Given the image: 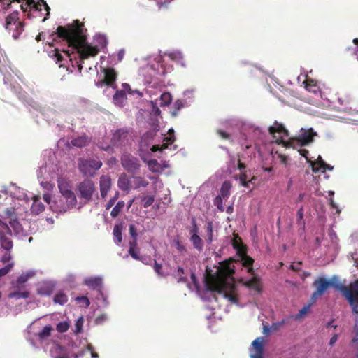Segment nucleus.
Returning a JSON list of instances; mask_svg holds the SVG:
<instances>
[{"label":"nucleus","mask_w":358,"mask_h":358,"mask_svg":"<svg viewBox=\"0 0 358 358\" xmlns=\"http://www.w3.org/2000/svg\"><path fill=\"white\" fill-rule=\"evenodd\" d=\"M83 24L78 20H76L73 24L67 26H58L56 31L51 34L53 41L57 38L65 41L69 47L76 50L79 55L78 70L81 71L83 69L82 64L85 59L90 57L96 56L99 52V48L97 46H92L86 43V36L83 33Z\"/></svg>","instance_id":"nucleus-1"},{"label":"nucleus","mask_w":358,"mask_h":358,"mask_svg":"<svg viewBox=\"0 0 358 358\" xmlns=\"http://www.w3.org/2000/svg\"><path fill=\"white\" fill-rule=\"evenodd\" d=\"M313 286L315 287V290L311 296L313 302H315L317 297L324 294L330 287H334L336 290L341 292L343 296L350 305L352 313L358 315V280L351 282L349 286H345L322 277L314 281Z\"/></svg>","instance_id":"nucleus-2"},{"label":"nucleus","mask_w":358,"mask_h":358,"mask_svg":"<svg viewBox=\"0 0 358 358\" xmlns=\"http://www.w3.org/2000/svg\"><path fill=\"white\" fill-rule=\"evenodd\" d=\"M206 285L209 289L223 294L231 303H238V296L234 292L235 286L233 283L223 279H213V282H206Z\"/></svg>","instance_id":"nucleus-3"},{"label":"nucleus","mask_w":358,"mask_h":358,"mask_svg":"<svg viewBox=\"0 0 358 358\" xmlns=\"http://www.w3.org/2000/svg\"><path fill=\"white\" fill-rule=\"evenodd\" d=\"M42 7H44L46 11L42 22H45L50 15V8L44 0H26L21 4V8L24 13L28 12L27 17H31L34 15L33 13H41L42 11Z\"/></svg>","instance_id":"nucleus-4"},{"label":"nucleus","mask_w":358,"mask_h":358,"mask_svg":"<svg viewBox=\"0 0 358 358\" xmlns=\"http://www.w3.org/2000/svg\"><path fill=\"white\" fill-rule=\"evenodd\" d=\"M101 166V161L94 158H80L78 163L80 172L85 176H93Z\"/></svg>","instance_id":"nucleus-5"},{"label":"nucleus","mask_w":358,"mask_h":358,"mask_svg":"<svg viewBox=\"0 0 358 358\" xmlns=\"http://www.w3.org/2000/svg\"><path fill=\"white\" fill-rule=\"evenodd\" d=\"M76 190L78 196L83 199L85 203H89L92 201L96 188L94 182L92 180L87 178L77 185Z\"/></svg>","instance_id":"nucleus-6"},{"label":"nucleus","mask_w":358,"mask_h":358,"mask_svg":"<svg viewBox=\"0 0 358 358\" xmlns=\"http://www.w3.org/2000/svg\"><path fill=\"white\" fill-rule=\"evenodd\" d=\"M121 164L122 167L128 172L131 173H136L140 169L139 160L131 154L124 153L122 155Z\"/></svg>","instance_id":"nucleus-7"},{"label":"nucleus","mask_w":358,"mask_h":358,"mask_svg":"<svg viewBox=\"0 0 358 358\" xmlns=\"http://www.w3.org/2000/svg\"><path fill=\"white\" fill-rule=\"evenodd\" d=\"M233 263V259L223 262L219 271L220 276H212L208 282H213V279H223L227 282V278H231L235 273V267Z\"/></svg>","instance_id":"nucleus-8"},{"label":"nucleus","mask_w":358,"mask_h":358,"mask_svg":"<svg viewBox=\"0 0 358 358\" xmlns=\"http://www.w3.org/2000/svg\"><path fill=\"white\" fill-rule=\"evenodd\" d=\"M268 131L273 138L275 139L277 144H281L284 142L282 136H289V131L284 125L275 121L273 126L269 127Z\"/></svg>","instance_id":"nucleus-9"},{"label":"nucleus","mask_w":358,"mask_h":358,"mask_svg":"<svg viewBox=\"0 0 358 358\" xmlns=\"http://www.w3.org/2000/svg\"><path fill=\"white\" fill-rule=\"evenodd\" d=\"M6 29L8 30L15 29L17 34H20L23 31V24L19 21V14L17 12H13L6 18Z\"/></svg>","instance_id":"nucleus-10"},{"label":"nucleus","mask_w":358,"mask_h":358,"mask_svg":"<svg viewBox=\"0 0 358 358\" xmlns=\"http://www.w3.org/2000/svg\"><path fill=\"white\" fill-rule=\"evenodd\" d=\"M315 136H317V133L312 128L308 129H302L296 139L301 145L303 146L312 143Z\"/></svg>","instance_id":"nucleus-11"},{"label":"nucleus","mask_w":358,"mask_h":358,"mask_svg":"<svg viewBox=\"0 0 358 358\" xmlns=\"http://www.w3.org/2000/svg\"><path fill=\"white\" fill-rule=\"evenodd\" d=\"M62 196L65 199L66 203L60 208V211L66 212L76 206L77 199L72 190L62 194Z\"/></svg>","instance_id":"nucleus-12"},{"label":"nucleus","mask_w":358,"mask_h":358,"mask_svg":"<svg viewBox=\"0 0 358 358\" xmlns=\"http://www.w3.org/2000/svg\"><path fill=\"white\" fill-rule=\"evenodd\" d=\"M50 355L53 358H70L67 349L57 343L52 345Z\"/></svg>","instance_id":"nucleus-13"},{"label":"nucleus","mask_w":358,"mask_h":358,"mask_svg":"<svg viewBox=\"0 0 358 358\" xmlns=\"http://www.w3.org/2000/svg\"><path fill=\"white\" fill-rule=\"evenodd\" d=\"M103 72L104 73V79L101 83L108 86L113 87L117 76L115 70L113 68H104Z\"/></svg>","instance_id":"nucleus-14"},{"label":"nucleus","mask_w":358,"mask_h":358,"mask_svg":"<svg viewBox=\"0 0 358 358\" xmlns=\"http://www.w3.org/2000/svg\"><path fill=\"white\" fill-rule=\"evenodd\" d=\"M100 193L103 199H104L108 191L111 188V178L109 176L103 175L100 177L99 180Z\"/></svg>","instance_id":"nucleus-15"},{"label":"nucleus","mask_w":358,"mask_h":358,"mask_svg":"<svg viewBox=\"0 0 358 358\" xmlns=\"http://www.w3.org/2000/svg\"><path fill=\"white\" fill-rule=\"evenodd\" d=\"M264 344V340L262 337H259L252 341V345L255 348V353L251 355V358H262Z\"/></svg>","instance_id":"nucleus-16"},{"label":"nucleus","mask_w":358,"mask_h":358,"mask_svg":"<svg viewBox=\"0 0 358 358\" xmlns=\"http://www.w3.org/2000/svg\"><path fill=\"white\" fill-rule=\"evenodd\" d=\"M128 131L124 129H117L113 136L112 141L115 144L122 145L127 141Z\"/></svg>","instance_id":"nucleus-17"},{"label":"nucleus","mask_w":358,"mask_h":358,"mask_svg":"<svg viewBox=\"0 0 358 358\" xmlns=\"http://www.w3.org/2000/svg\"><path fill=\"white\" fill-rule=\"evenodd\" d=\"M238 255L241 257L243 266L248 268V272L249 273L253 274L254 270L252 265L254 263V259L247 255L246 250L243 251V253H238Z\"/></svg>","instance_id":"nucleus-18"},{"label":"nucleus","mask_w":358,"mask_h":358,"mask_svg":"<svg viewBox=\"0 0 358 358\" xmlns=\"http://www.w3.org/2000/svg\"><path fill=\"white\" fill-rule=\"evenodd\" d=\"M303 83L305 85V88L308 92L314 94H317L320 92V87L316 80L307 77Z\"/></svg>","instance_id":"nucleus-19"},{"label":"nucleus","mask_w":358,"mask_h":358,"mask_svg":"<svg viewBox=\"0 0 358 358\" xmlns=\"http://www.w3.org/2000/svg\"><path fill=\"white\" fill-rule=\"evenodd\" d=\"M149 182L143 177L141 176H131L130 177V187L133 189H138L141 187H147Z\"/></svg>","instance_id":"nucleus-20"},{"label":"nucleus","mask_w":358,"mask_h":358,"mask_svg":"<svg viewBox=\"0 0 358 358\" xmlns=\"http://www.w3.org/2000/svg\"><path fill=\"white\" fill-rule=\"evenodd\" d=\"M45 210V206L43 203L41 201V198L39 196H36L34 197V201L32 206L31 207V213L35 215H38L42 213Z\"/></svg>","instance_id":"nucleus-21"},{"label":"nucleus","mask_w":358,"mask_h":358,"mask_svg":"<svg viewBox=\"0 0 358 358\" xmlns=\"http://www.w3.org/2000/svg\"><path fill=\"white\" fill-rule=\"evenodd\" d=\"M313 172L317 173L320 171L324 172L327 170V164L324 162L320 156L317 158L316 162H310Z\"/></svg>","instance_id":"nucleus-22"},{"label":"nucleus","mask_w":358,"mask_h":358,"mask_svg":"<svg viewBox=\"0 0 358 358\" xmlns=\"http://www.w3.org/2000/svg\"><path fill=\"white\" fill-rule=\"evenodd\" d=\"M85 285L93 289H99L102 285V279L99 277H90L85 280Z\"/></svg>","instance_id":"nucleus-23"},{"label":"nucleus","mask_w":358,"mask_h":358,"mask_svg":"<svg viewBox=\"0 0 358 358\" xmlns=\"http://www.w3.org/2000/svg\"><path fill=\"white\" fill-rule=\"evenodd\" d=\"M57 186L61 194L69 190H72L70 181L63 178H59L57 179Z\"/></svg>","instance_id":"nucleus-24"},{"label":"nucleus","mask_w":358,"mask_h":358,"mask_svg":"<svg viewBox=\"0 0 358 358\" xmlns=\"http://www.w3.org/2000/svg\"><path fill=\"white\" fill-rule=\"evenodd\" d=\"M122 229L123 225L122 223L115 224L113 228V234L114 236V241L117 245H119L122 241Z\"/></svg>","instance_id":"nucleus-25"},{"label":"nucleus","mask_w":358,"mask_h":358,"mask_svg":"<svg viewBox=\"0 0 358 358\" xmlns=\"http://www.w3.org/2000/svg\"><path fill=\"white\" fill-rule=\"evenodd\" d=\"M90 141V138L87 136L83 135L73 138L71 141V144L75 147L83 148L88 145Z\"/></svg>","instance_id":"nucleus-26"},{"label":"nucleus","mask_w":358,"mask_h":358,"mask_svg":"<svg viewBox=\"0 0 358 358\" xmlns=\"http://www.w3.org/2000/svg\"><path fill=\"white\" fill-rule=\"evenodd\" d=\"M118 187L124 191L128 190L130 187V178L128 179L124 173L122 174L118 180Z\"/></svg>","instance_id":"nucleus-27"},{"label":"nucleus","mask_w":358,"mask_h":358,"mask_svg":"<svg viewBox=\"0 0 358 358\" xmlns=\"http://www.w3.org/2000/svg\"><path fill=\"white\" fill-rule=\"evenodd\" d=\"M232 245L237 250V254L243 253L245 250V246L243 245L241 238L238 235H234L232 239Z\"/></svg>","instance_id":"nucleus-28"},{"label":"nucleus","mask_w":358,"mask_h":358,"mask_svg":"<svg viewBox=\"0 0 358 358\" xmlns=\"http://www.w3.org/2000/svg\"><path fill=\"white\" fill-rule=\"evenodd\" d=\"M232 187V184L230 181H224L220 189V195L223 199H227L230 194V189Z\"/></svg>","instance_id":"nucleus-29"},{"label":"nucleus","mask_w":358,"mask_h":358,"mask_svg":"<svg viewBox=\"0 0 358 358\" xmlns=\"http://www.w3.org/2000/svg\"><path fill=\"white\" fill-rule=\"evenodd\" d=\"M245 285L248 287L252 288L258 292H261L259 280L256 277H253L251 279L247 280L245 282Z\"/></svg>","instance_id":"nucleus-30"},{"label":"nucleus","mask_w":358,"mask_h":358,"mask_svg":"<svg viewBox=\"0 0 358 358\" xmlns=\"http://www.w3.org/2000/svg\"><path fill=\"white\" fill-rule=\"evenodd\" d=\"M168 133L169 134V136L164 137L162 143V148L165 149H167L169 146L172 145L176 141L175 136L173 135V129H170Z\"/></svg>","instance_id":"nucleus-31"},{"label":"nucleus","mask_w":358,"mask_h":358,"mask_svg":"<svg viewBox=\"0 0 358 358\" xmlns=\"http://www.w3.org/2000/svg\"><path fill=\"white\" fill-rule=\"evenodd\" d=\"M11 236H0V243L1 247L6 250H10L13 248Z\"/></svg>","instance_id":"nucleus-32"},{"label":"nucleus","mask_w":358,"mask_h":358,"mask_svg":"<svg viewBox=\"0 0 358 358\" xmlns=\"http://www.w3.org/2000/svg\"><path fill=\"white\" fill-rule=\"evenodd\" d=\"M190 241L197 250L201 251L203 250V241L198 234H192L190 237Z\"/></svg>","instance_id":"nucleus-33"},{"label":"nucleus","mask_w":358,"mask_h":358,"mask_svg":"<svg viewBox=\"0 0 358 358\" xmlns=\"http://www.w3.org/2000/svg\"><path fill=\"white\" fill-rule=\"evenodd\" d=\"M49 56L54 59L55 62L59 64V66H62V62L64 60V57L58 48H55V50L49 52Z\"/></svg>","instance_id":"nucleus-34"},{"label":"nucleus","mask_w":358,"mask_h":358,"mask_svg":"<svg viewBox=\"0 0 358 358\" xmlns=\"http://www.w3.org/2000/svg\"><path fill=\"white\" fill-rule=\"evenodd\" d=\"M125 203L124 201H121L117 202V203L113 207L110 212V215L113 217H117L120 213L122 211L124 208Z\"/></svg>","instance_id":"nucleus-35"},{"label":"nucleus","mask_w":358,"mask_h":358,"mask_svg":"<svg viewBox=\"0 0 358 358\" xmlns=\"http://www.w3.org/2000/svg\"><path fill=\"white\" fill-rule=\"evenodd\" d=\"M53 301L55 303H59V305H64L68 301V296L62 292H58L53 299Z\"/></svg>","instance_id":"nucleus-36"},{"label":"nucleus","mask_w":358,"mask_h":358,"mask_svg":"<svg viewBox=\"0 0 358 358\" xmlns=\"http://www.w3.org/2000/svg\"><path fill=\"white\" fill-rule=\"evenodd\" d=\"M172 99L171 94L169 92H164L161 94L160 99H159V105L161 106H167L169 105Z\"/></svg>","instance_id":"nucleus-37"},{"label":"nucleus","mask_w":358,"mask_h":358,"mask_svg":"<svg viewBox=\"0 0 358 358\" xmlns=\"http://www.w3.org/2000/svg\"><path fill=\"white\" fill-rule=\"evenodd\" d=\"M213 224L212 222H208L206 224V241L208 243L213 242Z\"/></svg>","instance_id":"nucleus-38"},{"label":"nucleus","mask_w":358,"mask_h":358,"mask_svg":"<svg viewBox=\"0 0 358 358\" xmlns=\"http://www.w3.org/2000/svg\"><path fill=\"white\" fill-rule=\"evenodd\" d=\"M29 296V292H14L8 294L10 299H27Z\"/></svg>","instance_id":"nucleus-39"},{"label":"nucleus","mask_w":358,"mask_h":358,"mask_svg":"<svg viewBox=\"0 0 358 358\" xmlns=\"http://www.w3.org/2000/svg\"><path fill=\"white\" fill-rule=\"evenodd\" d=\"M149 169L152 172H159L161 170V166L157 159H150L148 162Z\"/></svg>","instance_id":"nucleus-40"},{"label":"nucleus","mask_w":358,"mask_h":358,"mask_svg":"<svg viewBox=\"0 0 358 358\" xmlns=\"http://www.w3.org/2000/svg\"><path fill=\"white\" fill-rule=\"evenodd\" d=\"M52 329V327L50 325L44 327L42 331L38 334V338L41 340L47 338L50 336Z\"/></svg>","instance_id":"nucleus-41"},{"label":"nucleus","mask_w":358,"mask_h":358,"mask_svg":"<svg viewBox=\"0 0 358 358\" xmlns=\"http://www.w3.org/2000/svg\"><path fill=\"white\" fill-rule=\"evenodd\" d=\"M239 180L241 184L244 187H248L249 183H252V180H248V175L246 171H242L239 176Z\"/></svg>","instance_id":"nucleus-42"},{"label":"nucleus","mask_w":358,"mask_h":358,"mask_svg":"<svg viewBox=\"0 0 358 358\" xmlns=\"http://www.w3.org/2000/svg\"><path fill=\"white\" fill-rule=\"evenodd\" d=\"M12 232L8 225L0 222V236H11Z\"/></svg>","instance_id":"nucleus-43"},{"label":"nucleus","mask_w":358,"mask_h":358,"mask_svg":"<svg viewBox=\"0 0 358 358\" xmlns=\"http://www.w3.org/2000/svg\"><path fill=\"white\" fill-rule=\"evenodd\" d=\"M129 254L131 256L132 258H134L136 260L141 261L142 262H144L141 257L139 255L140 250L138 248H129L128 251Z\"/></svg>","instance_id":"nucleus-44"},{"label":"nucleus","mask_w":358,"mask_h":358,"mask_svg":"<svg viewBox=\"0 0 358 358\" xmlns=\"http://www.w3.org/2000/svg\"><path fill=\"white\" fill-rule=\"evenodd\" d=\"M33 276L32 273H23L20 276H19L16 280L17 286H20L25 283L29 278Z\"/></svg>","instance_id":"nucleus-45"},{"label":"nucleus","mask_w":358,"mask_h":358,"mask_svg":"<svg viewBox=\"0 0 358 358\" xmlns=\"http://www.w3.org/2000/svg\"><path fill=\"white\" fill-rule=\"evenodd\" d=\"M303 211H304L303 207L301 206L296 213V217H297L296 222H297L298 225L303 226V227H304V225H305V222L303 220Z\"/></svg>","instance_id":"nucleus-46"},{"label":"nucleus","mask_w":358,"mask_h":358,"mask_svg":"<svg viewBox=\"0 0 358 358\" xmlns=\"http://www.w3.org/2000/svg\"><path fill=\"white\" fill-rule=\"evenodd\" d=\"M184 273H185L184 268L180 266H178V269H177V272L176 273V277L178 278V282H187V278L183 276Z\"/></svg>","instance_id":"nucleus-47"},{"label":"nucleus","mask_w":358,"mask_h":358,"mask_svg":"<svg viewBox=\"0 0 358 358\" xmlns=\"http://www.w3.org/2000/svg\"><path fill=\"white\" fill-rule=\"evenodd\" d=\"M69 328V323L66 321L59 322L56 327L57 331L59 333H64V332L67 331Z\"/></svg>","instance_id":"nucleus-48"},{"label":"nucleus","mask_w":358,"mask_h":358,"mask_svg":"<svg viewBox=\"0 0 358 358\" xmlns=\"http://www.w3.org/2000/svg\"><path fill=\"white\" fill-rule=\"evenodd\" d=\"M83 324H84V319L83 317L81 316L80 317L76 322L75 323V333L76 334H80L83 331Z\"/></svg>","instance_id":"nucleus-49"},{"label":"nucleus","mask_w":358,"mask_h":358,"mask_svg":"<svg viewBox=\"0 0 358 358\" xmlns=\"http://www.w3.org/2000/svg\"><path fill=\"white\" fill-rule=\"evenodd\" d=\"M155 201L154 196H145L142 197L143 206L144 208L150 206Z\"/></svg>","instance_id":"nucleus-50"},{"label":"nucleus","mask_w":358,"mask_h":358,"mask_svg":"<svg viewBox=\"0 0 358 358\" xmlns=\"http://www.w3.org/2000/svg\"><path fill=\"white\" fill-rule=\"evenodd\" d=\"M184 104L181 100H177L173 104V110L172 111L173 116H176L178 111L183 108Z\"/></svg>","instance_id":"nucleus-51"},{"label":"nucleus","mask_w":358,"mask_h":358,"mask_svg":"<svg viewBox=\"0 0 358 358\" xmlns=\"http://www.w3.org/2000/svg\"><path fill=\"white\" fill-rule=\"evenodd\" d=\"M310 305H307V306H305L303 308H302L299 310V313L294 316V319L300 320V319L303 318L307 314L308 311L310 309Z\"/></svg>","instance_id":"nucleus-52"},{"label":"nucleus","mask_w":358,"mask_h":358,"mask_svg":"<svg viewBox=\"0 0 358 358\" xmlns=\"http://www.w3.org/2000/svg\"><path fill=\"white\" fill-rule=\"evenodd\" d=\"M52 293V289L49 286H43L38 289V294L43 296H48Z\"/></svg>","instance_id":"nucleus-53"},{"label":"nucleus","mask_w":358,"mask_h":358,"mask_svg":"<svg viewBox=\"0 0 358 358\" xmlns=\"http://www.w3.org/2000/svg\"><path fill=\"white\" fill-rule=\"evenodd\" d=\"M222 196H217L215 197L214 200V204L217 206V209L221 212H223L224 210V207L222 203Z\"/></svg>","instance_id":"nucleus-54"},{"label":"nucleus","mask_w":358,"mask_h":358,"mask_svg":"<svg viewBox=\"0 0 358 358\" xmlns=\"http://www.w3.org/2000/svg\"><path fill=\"white\" fill-rule=\"evenodd\" d=\"M125 99V93L123 91H117L113 95V100L115 101H123Z\"/></svg>","instance_id":"nucleus-55"},{"label":"nucleus","mask_w":358,"mask_h":358,"mask_svg":"<svg viewBox=\"0 0 358 358\" xmlns=\"http://www.w3.org/2000/svg\"><path fill=\"white\" fill-rule=\"evenodd\" d=\"M118 196H119V193L118 192H116L115 196L111 198L107 203L106 206V210H108L110 209L115 203V201L117 200L118 199Z\"/></svg>","instance_id":"nucleus-56"},{"label":"nucleus","mask_w":358,"mask_h":358,"mask_svg":"<svg viewBox=\"0 0 358 358\" xmlns=\"http://www.w3.org/2000/svg\"><path fill=\"white\" fill-rule=\"evenodd\" d=\"M76 300L79 303H83L85 307H88L90 304V300L87 296H78Z\"/></svg>","instance_id":"nucleus-57"},{"label":"nucleus","mask_w":358,"mask_h":358,"mask_svg":"<svg viewBox=\"0 0 358 358\" xmlns=\"http://www.w3.org/2000/svg\"><path fill=\"white\" fill-rule=\"evenodd\" d=\"M13 266V264H8L7 266H4L3 268H1L0 269V277L4 276L8 273H9L10 271L11 270Z\"/></svg>","instance_id":"nucleus-58"},{"label":"nucleus","mask_w":358,"mask_h":358,"mask_svg":"<svg viewBox=\"0 0 358 358\" xmlns=\"http://www.w3.org/2000/svg\"><path fill=\"white\" fill-rule=\"evenodd\" d=\"M154 270L159 275H162V265L161 264L157 263L156 260L154 261Z\"/></svg>","instance_id":"nucleus-59"},{"label":"nucleus","mask_w":358,"mask_h":358,"mask_svg":"<svg viewBox=\"0 0 358 358\" xmlns=\"http://www.w3.org/2000/svg\"><path fill=\"white\" fill-rule=\"evenodd\" d=\"M129 230V234L131 236V238H137V236H138L137 229L134 224H130Z\"/></svg>","instance_id":"nucleus-60"},{"label":"nucleus","mask_w":358,"mask_h":358,"mask_svg":"<svg viewBox=\"0 0 358 358\" xmlns=\"http://www.w3.org/2000/svg\"><path fill=\"white\" fill-rule=\"evenodd\" d=\"M217 133L223 139H229L231 137L229 134H228L221 129H218L217 131Z\"/></svg>","instance_id":"nucleus-61"},{"label":"nucleus","mask_w":358,"mask_h":358,"mask_svg":"<svg viewBox=\"0 0 358 358\" xmlns=\"http://www.w3.org/2000/svg\"><path fill=\"white\" fill-rule=\"evenodd\" d=\"M329 205L331 208H334L336 210L337 214H340L341 210L339 209L337 204L334 202L333 198L329 199Z\"/></svg>","instance_id":"nucleus-62"},{"label":"nucleus","mask_w":358,"mask_h":358,"mask_svg":"<svg viewBox=\"0 0 358 358\" xmlns=\"http://www.w3.org/2000/svg\"><path fill=\"white\" fill-rule=\"evenodd\" d=\"M302 264L301 262H294L290 266V268L293 271H298L301 269V266Z\"/></svg>","instance_id":"nucleus-63"},{"label":"nucleus","mask_w":358,"mask_h":358,"mask_svg":"<svg viewBox=\"0 0 358 358\" xmlns=\"http://www.w3.org/2000/svg\"><path fill=\"white\" fill-rule=\"evenodd\" d=\"M285 323V320H282V322H278V323H273L271 328L273 330H278L280 327H282Z\"/></svg>","instance_id":"nucleus-64"}]
</instances>
